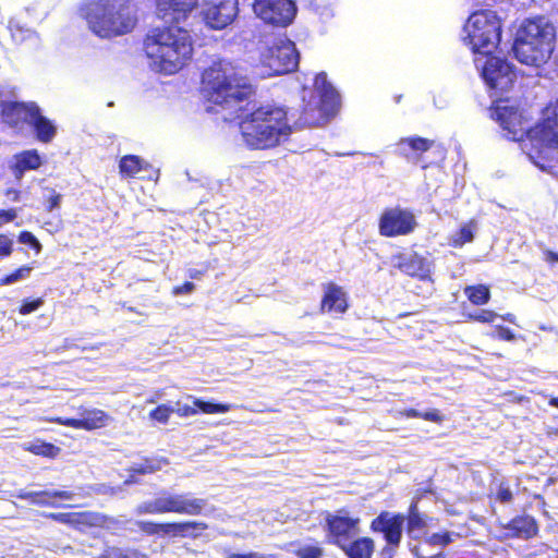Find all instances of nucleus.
I'll list each match as a JSON object with an SVG mask.
<instances>
[{"label": "nucleus", "mask_w": 558, "mask_h": 558, "mask_svg": "<svg viewBox=\"0 0 558 558\" xmlns=\"http://www.w3.org/2000/svg\"><path fill=\"white\" fill-rule=\"evenodd\" d=\"M490 116L509 140L523 143V149L527 147L525 140L537 148L538 154L543 147L558 149V99L546 106L541 121L534 126L527 125V119L518 107L505 105L501 99L492 105Z\"/></svg>", "instance_id": "f257e3e1"}, {"label": "nucleus", "mask_w": 558, "mask_h": 558, "mask_svg": "<svg viewBox=\"0 0 558 558\" xmlns=\"http://www.w3.org/2000/svg\"><path fill=\"white\" fill-rule=\"evenodd\" d=\"M143 50L154 68L170 75L182 70L192 59L193 41L183 27L174 24L156 26L145 35Z\"/></svg>", "instance_id": "f03ea898"}, {"label": "nucleus", "mask_w": 558, "mask_h": 558, "mask_svg": "<svg viewBox=\"0 0 558 558\" xmlns=\"http://www.w3.org/2000/svg\"><path fill=\"white\" fill-rule=\"evenodd\" d=\"M199 93L206 102L228 107L248 99L255 89L236 65L218 59L203 70Z\"/></svg>", "instance_id": "7ed1b4c3"}, {"label": "nucleus", "mask_w": 558, "mask_h": 558, "mask_svg": "<svg viewBox=\"0 0 558 558\" xmlns=\"http://www.w3.org/2000/svg\"><path fill=\"white\" fill-rule=\"evenodd\" d=\"M78 14L89 31L101 39L130 34L137 24L132 0H84Z\"/></svg>", "instance_id": "20e7f679"}, {"label": "nucleus", "mask_w": 558, "mask_h": 558, "mask_svg": "<svg viewBox=\"0 0 558 558\" xmlns=\"http://www.w3.org/2000/svg\"><path fill=\"white\" fill-rule=\"evenodd\" d=\"M240 130L246 146L258 150L279 146L292 133L287 110L269 104L246 114L240 122Z\"/></svg>", "instance_id": "39448f33"}, {"label": "nucleus", "mask_w": 558, "mask_h": 558, "mask_svg": "<svg viewBox=\"0 0 558 558\" xmlns=\"http://www.w3.org/2000/svg\"><path fill=\"white\" fill-rule=\"evenodd\" d=\"M555 27L543 17L525 21L517 32L513 53L519 62L541 66L546 63L555 49Z\"/></svg>", "instance_id": "423d86ee"}, {"label": "nucleus", "mask_w": 558, "mask_h": 558, "mask_svg": "<svg viewBox=\"0 0 558 558\" xmlns=\"http://www.w3.org/2000/svg\"><path fill=\"white\" fill-rule=\"evenodd\" d=\"M465 40L473 52L488 54L501 38V21L496 12L482 9L473 12L464 26Z\"/></svg>", "instance_id": "0eeeda50"}, {"label": "nucleus", "mask_w": 558, "mask_h": 558, "mask_svg": "<svg viewBox=\"0 0 558 558\" xmlns=\"http://www.w3.org/2000/svg\"><path fill=\"white\" fill-rule=\"evenodd\" d=\"M208 506L206 498H197L191 494H171L162 492L153 500H147L137 506L138 514H165L177 513L198 517L205 513Z\"/></svg>", "instance_id": "6e6552de"}, {"label": "nucleus", "mask_w": 558, "mask_h": 558, "mask_svg": "<svg viewBox=\"0 0 558 558\" xmlns=\"http://www.w3.org/2000/svg\"><path fill=\"white\" fill-rule=\"evenodd\" d=\"M314 87L318 93L317 107L307 104L303 107V125L317 126L335 118L341 108V97L336 88L328 82L326 73L322 72L314 80Z\"/></svg>", "instance_id": "1a4fd4ad"}, {"label": "nucleus", "mask_w": 558, "mask_h": 558, "mask_svg": "<svg viewBox=\"0 0 558 558\" xmlns=\"http://www.w3.org/2000/svg\"><path fill=\"white\" fill-rule=\"evenodd\" d=\"M417 220L411 209L395 206L383 210L378 219V231L381 236L397 238L413 233Z\"/></svg>", "instance_id": "9d476101"}, {"label": "nucleus", "mask_w": 558, "mask_h": 558, "mask_svg": "<svg viewBox=\"0 0 558 558\" xmlns=\"http://www.w3.org/2000/svg\"><path fill=\"white\" fill-rule=\"evenodd\" d=\"M262 63L268 69L269 75H283L296 70L299 53L290 40L274 43L262 54Z\"/></svg>", "instance_id": "9b49d317"}, {"label": "nucleus", "mask_w": 558, "mask_h": 558, "mask_svg": "<svg viewBox=\"0 0 558 558\" xmlns=\"http://www.w3.org/2000/svg\"><path fill=\"white\" fill-rule=\"evenodd\" d=\"M404 514L401 512L380 511L369 524L373 533L380 534L385 541L384 550L395 553L401 545L404 530Z\"/></svg>", "instance_id": "f8f14e48"}, {"label": "nucleus", "mask_w": 558, "mask_h": 558, "mask_svg": "<svg viewBox=\"0 0 558 558\" xmlns=\"http://www.w3.org/2000/svg\"><path fill=\"white\" fill-rule=\"evenodd\" d=\"M253 10L265 23L279 27L290 25L296 14L293 0H254Z\"/></svg>", "instance_id": "ddd939ff"}, {"label": "nucleus", "mask_w": 558, "mask_h": 558, "mask_svg": "<svg viewBox=\"0 0 558 558\" xmlns=\"http://www.w3.org/2000/svg\"><path fill=\"white\" fill-rule=\"evenodd\" d=\"M482 76L489 88L504 93L513 86L517 72L506 59L488 53L482 68Z\"/></svg>", "instance_id": "4468645a"}, {"label": "nucleus", "mask_w": 558, "mask_h": 558, "mask_svg": "<svg viewBox=\"0 0 558 558\" xmlns=\"http://www.w3.org/2000/svg\"><path fill=\"white\" fill-rule=\"evenodd\" d=\"M344 510L337 513L327 512L325 515V531L328 543L340 548L359 532L360 519L342 514Z\"/></svg>", "instance_id": "2eb2a0df"}, {"label": "nucleus", "mask_w": 558, "mask_h": 558, "mask_svg": "<svg viewBox=\"0 0 558 558\" xmlns=\"http://www.w3.org/2000/svg\"><path fill=\"white\" fill-rule=\"evenodd\" d=\"M239 14L238 0H205L204 20L214 29L230 25Z\"/></svg>", "instance_id": "dca6fc26"}, {"label": "nucleus", "mask_w": 558, "mask_h": 558, "mask_svg": "<svg viewBox=\"0 0 558 558\" xmlns=\"http://www.w3.org/2000/svg\"><path fill=\"white\" fill-rule=\"evenodd\" d=\"M37 104L35 101H0V121L10 129L21 131L28 125L35 113Z\"/></svg>", "instance_id": "f3484780"}, {"label": "nucleus", "mask_w": 558, "mask_h": 558, "mask_svg": "<svg viewBox=\"0 0 558 558\" xmlns=\"http://www.w3.org/2000/svg\"><path fill=\"white\" fill-rule=\"evenodd\" d=\"M199 0H154L157 19L168 24L185 21Z\"/></svg>", "instance_id": "a211bd4d"}, {"label": "nucleus", "mask_w": 558, "mask_h": 558, "mask_svg": "<svg viewBox=\"0 0 558 558\" xmlns=\"http://www.w3.org/2000/svg\"><path fill=\"white\" fill-rule=\"evenodd\" d=\"M499 529L504 532L505 539H524L535 538L539 533L537 520L531 514L514 515L506 523H499Z\"/></svg>", "instance_id": "6ab92c4d"}, {"label": "nucleus", "mask_w": 558, "mask_h": 558, "mask_svg": "<svg viewBox=\"0 0 558 558\" xmlns=\"http://www.w3.org/2000/svg\"><path fill=\"white\" fill-rule=\"evenodd\" d=\"M393 267L400 272L420 280H432L427 259L417 252L397 253L392 256Z\"/></svg>", "instance_id": "aec40b11"}, {"label": "nucleus", "mask_w": 558, "mask_h": 558, "mask_svg": "<svg viewBox=\"0 0 558 558\" xmlns=\"http://www.w3.org/2000/svg\"><path fill=\"white\" fill-rule=\"evenodd\" d=\"M323 290L324 293L319 305L320 313L342 315L349 310V296L341 286L329 281L323 284Z\"/></svg>", "instance_id": "412c9836"}, {"label": "nucleus", "mask_w": 558, "mask_h": 558, "mask_svg": "<svg viewBox=\"0 0 558 558\" xmlns=\"http://www.w3.org/2000/svg\"><path fill=\"white\" fill-rule=\"evenodd\" d=\"M116 524V520L96 511L74 512L72 529L82 533L94 530H109Z\"/></svg>", "instance_id": "4be33fe9"}, {"label": "nucleus", "mask_w": 558, "mask_h": 558, "mask_svg": "<svg viewBox=\"0 0 558 558\" xmlns=\"http://www.w3.org/2000/svg\"><path fill=\"white\" fill-rule=\"evenodd\" d=\"M404 518L405 532L413 539H417L421 533H425L426 529L435 520L433 517H429L420 510L417 499H413L411 501Z\"/></svg>", "instance_id": "5701e85b"}, {"label": "nucleus", "mask_w": 558, "mask_h": 558, "mask_svg": "<svg viewBox=\"0 0 558 558\" xmlns=\"http://www.w3.org/2000/svg\"><path fill=\"white\" fill-rule=\"evenodd\" d=\"M208 529L203 521L185 520L166 522V537L169 538H198Z\"/></svg>", "instance_id": "b1692460"}, {"label": "nucleus", "mask_w": 558, "mask_h": 558, "mask_svg": "<svg viewBox=\"0 0 558 558\" xmlns=\"http://www.w3.org/2000/svg\"><path fill=\"white\" fill-rule=\"evenodd\" d=\"M20 499L27 500L32 505L40 507H57V500H72L74 493L71 490H38L22 492L17 495Z\"/></svg>", "instance_id": "393cba45"}, {"label": "nucleus", "mask_w": 558, "mask_h": 558, "mask_svg": "<svg viewBox=\"0 0 558 558\" xmlns=\"http://www.w3.org/2000/svg\"><path fill=\"white\" fill-rule=\"evenodd\" d=\"M43 165V158L37 149H25L13 156L10 170L16 180H21L26 171L37 170Z\"/></svg>", "instance_id": "a878e982"}, {"label": "nucleus", "mask_w": 558, "mask_h": 558, "mask_svg": "<svg viewBox=\"0 0 558 558\" xmlns=\"http://www.w3.org/2000/svg\"><path fill=\"white\" fill-rule=\"evenodd\" d=\"M28 125L33 128L36 140L44 144L50 143L57 134L56 125L51 120L43 116L38 105L35 109V113H33L29 120Z\"/></svg>", "instance_id": "bb28decb"}, {"label": "nucleus", "mask_w": 558, "mask_h": 558, "mask_svg": "<svg viewBox=\"0 0 558 558\" xmlns=\"http://www.w3.org/2000/svg\"><path fill=\"white\" fill-rule=\"evenodd\" d=\"M348 558H372L375 551V542L369 536H361L340 547Z\"/></svg>", "instance_id": "cd10ccee"}, {"label": "nucleus", "mask_w": 558, "mask_h": 558, "mask_svg": "<svg viewBox=\"0 0 558 558\" xmlns=\"http://www.w3.org/2000/svg\"><path fill=\"white\" fill-rule=\"evenodd\" d=\"M81 415V429L84 430L102 428L110 420L108 413L100 409L84 410Z\"/></svg>", "instance_id": "c85d7f7f"}, {"label": "nucleus", "mask_w": 558, "mask_h": 558, "mask_svg": "<svg viewBox=\"0 0 558 558\" xmlns=\"http://www.w3.org/2000/svg\"><path fill=\"white\" fill-rule=\"evenodd\" d=\"M144 169V162L137 155H125L119 161V172L122 178H134Z\"/></svg>", "instance_id": "c756f323"}, {"label": "nucleus", "mask_w": 558, "mask_h": 558, "mask_svg": "<svg viewBox=\"0 0 558 558\" xmlns=\"http://www.w3.org/2000/svg\"><path fill=\"white\" fill-rule=\"evenodd\" d=\"M24 449L35 456L49 459L58 457L61 452V449L58 446L40 439H36L35 441L26 445Z\"/></svg>", "instance_id": "7c9ffc66"}, {"label": "nucleus", "mask_w": 558, "mask_h": 558, "mask_svg": "<svg viewBox=\"0 0 558 558\" xmlns=\"http://www.w3.org/2000/svg\"><path fill=\"white\" fill-rule=\"evenodd\" d=\"M464 293L468 300L477 306L484 305L488 303L490 300V291L489 288L485 284H474L468 286L464 289Z\"/></svg>", "instance_id": "2f4dec72"}, {"label": "nucleus", "mask_w": 558, "mask_h": 558, "mask_svg": "<svg viewBox=\"0 0 558 558\" xmlns=\"http://www.w3.org/2000/svg\"><path fill=\"white\" fill-rule=\"evenodd\" d=\"M398 145L402 148L407 147L410 150L421 155L433 147L434 141L415 135L401 138Z\"/></svg>", "instance_id": "473e14b6"}, {"label": "nucleus", "mask_w": 558, "mask_h": 558, "mask_svg": "<svg viewBox=\"0 0 558 558\" xmlns=\"http://www.w3.org/2000/svg\"><path fill=\"white\" fill-rule=\"evenodd\" d=\"M473 227V222L462 225L450 238V245L452 247H462L464 244L472 242L474 239Z\"/></svg>", "instance_id": "72a5a7b5"}, {"label": "nucleus", "mask_w": 558, "mask_h": 558, "mask_svg": "<svg viewBox=\"0 0 558 558\" xmlns=\"http://www.w3.org/2000/svg\"><path fill=\"white\" fill-rule=\"evenodd\" d=\"M454 533L444 530L424 536V543L432 547L445 548L453 542Z\"/></svg>", "instance_id": "f704fd0d"}, {"label": "nucleus", "mask_w": 558, "mask_h": 558, "mask_svg": "<svg viewBox=\"0 0 558 558\" xmlns=\"http://www.w3.org/2000/svg\"><path fill=\"white\" fill-rule=\"evenodd\" d=\"M193 404L196 407L198 412L206 414L227 413L231 409L230 404L215 403L202 399H194Z\"/></svg>", "instance_id": "c9c22d12"}, {"label": "nucleus", "mask_w": 558, "mask_h": 558, "mask_svg": "<svg viewBox=\"0 0 558 558\" xmlns=\"http://www.w3.org/2000/svg\"><path fill=\"white\" fill-rule=\"evenodd\" d=\"M137 527L146 535L166 537V522L140 521Z\"/></svg>", "instance_id": "e433bc0d"}, {"label": "nucleus", "mask_w": 558, "mask_h": 558, "mask_svg": "<svg viewBox=\"0 0 558 558\" xmlns=\"http://www.w3.org/2000/svg\"><path fill=\"white\" fill-rule=\"evenodd\" d=\"M32 270H33V266H29V265L21 266V267L16 268L15 270H13L12 272L1 277L0 286H9L13 282H16V281L23 279V278H26V277H28V275L31 274Z\"/></svg>", "instance_id": "4c0bfd02"}, {"label": "nucleus", "mask_w": 558, "mask_h": 558, "mask_svg": "<svg viewBox=\"0 0 558 558\" xmlns=\"http://www.w3.org/2000/svg\"><path fill=\"white\" fill-rule=\"evenodd\" d=\"M172 413H173L172 407H170L168 404H159L149 412L148 416L151 421H155V422H158L161 424H167L169 422V418Z\"/></svg>", "instance_id": "58836bf2"}, {"label": "nucleus", "mask_w": 558, "mask_h": 558, "mask_svg": "<svg viewBox=\"0 0 558 558\" xmlns=\"http://www.w3.org/2000/svg\"><path fill=\"white\" fill-rule=\"evenodd\" d=\"M298 558H322L324 549L318 545H305L294 551Z\"/></svg>", "instance_id": "ea45409f"}, {"label": "nucleus", "mask_w": 558, "mask_h": 558, "mask_svg": "<svg viewBox=\"0 0 558 558\" xmlns=\"http://www.w3.org/2000/svg\"><path fill=\"white\" fill-rule=\"evenodd\" d=\"M44 305L43 298L24 299L19 306V313L23 316L28 315Z\"/></svg>", "instance_id": "a19ab883"}, {"label": "nucleus", "mask_w": 558, "mask_h": 558, "mask_svg": "<svg viewBox=\"0 0 558 558\" xmlns=\"http://www.w3.org/2000/svg\"><path fill=\"white\" fill-rule=\"evenodd\" d=\"M161 464L158 460L145 459L144 462L140 463L134 468V472L137 474H151L160 470Z\"/></svg>", "instance_id": "79ce46f5"}, {"label": "nucleus", "mask_w": 558, "mask_h": 558, "mask_svg": "<svg viewBox=\"0 0 558 558\" xmlns=\"http://www.w3.org/2000/svg\"><path fill=\"white\" fill-rule=\"evenodd\" d=\"M17 239L19 242L31 245L36 251V253L41 251L40 242L31 231H21Z\"/></svg>", "instance_id": "37998d69"}, {"label": "nucleus", "mask_w": 558, "mask_h": 558, "mask_svg": "<svg viewBox=\"0 0 558 558\" xmlns=\"http://www.w3.org/2000/svg\"><path fill=\"white\" fill-rule=\"evenodd\" d=\"M497 317V314L494 311L490 310H482L481 312L476 314L469 315V319L473 322H480V323H492Z\"/></svg>", "instance_id": "c03bdc74"}, {"label": "nucleus", "mask_w": 558, "mask_h": 558, "mask_svg": "<svg viewBox=\"0 0 558 558\" xmlns=\"http://www.w3.org/2000/svg\"><path fill=\"white\" fill-rule=\"evenodd\" d=\"M310 1V5L313 8V10L319 14L322 17H332L333 16V12H332V9L331 7L329 5V1H325V4L324 5H320L317 3V0H308Z\"/></svg>", "instance_id": "a18cd8bd"}, {"label": "nucleus", "mask_w": 558, "mask_h": 558, "mask_svg": "<svg viewBox=\"0 0 558 558\" xmlns=\"http://www.w3.org/2000/svg\"><path fill=\"white\" fill-rule=\"evenodd\" d=\"M495 499L501 504H509L513 500V493L507 485L500 484L495 495Z\"/></svg>", "instance_id": "49530a36"}, {"label": "nucleus", "mask_w": 558, "mask_h": 558, "mask_svg": "<svg viewBox=\"0 0 558 558\" xmlns=\"http://www.w3.org/2000/svg\"><path fill=\"white\" fill-rule=\"evenodd\" d=\"M74 512H52L47 518L72 527Z\"/></svg>", "instance_id": "de8ad7c7"}, {"label": "nucleus", "mask_w": 558, "mask_h": 558, "mask_svg": "<svg viewBox=\"0 0 558 558\" xmlns=\"http://www.w3.org/2000/svg\"><path fill=\"white\" fill-rule=\"evenodd\" d=\"M49 422L56 423V424H59L62 426L71 427L74 429H81V421H80V418H75V417L57 416V417L49 418Z\"/></svg>", "instance_id": "09e8293b"}, {"label": "nucleus", "mask_w": 558, "mask_h": 558, "mask_svg": "<svg viewBox=\"0 0 558 558\" xmlns=\"http://www.w3.org/2000/svg\"><path fill=\"white\" fill-rule=\"evenodd\" d=\"M497 339L504 341H513L515 340L514 332L507 326L497 325L495 326V335Z\"/></svg>", "instance_id": "8fccbe9b"}, {"label": "nucleus", "mask_w": 558, "mask_h": 558, "mask_svg": "<svg viewBox=\"0 0 558 558\" xmlns=\"http://www.w3.org/2000/svg\"><path fill=\"white\" fill-rule=\"evenodd\" d=\"M50 194L45 201V206L48 211H52L60 205L61 195L57 193L53 189H50Z\"/></svg>", "instance_id": "3c124183"}, {"label": "nucleus", "mask_w": 558, "mask_h": 558, "mask_svg": "<svg viewBox=\"0 0 558 558\" xmlns=\"http://www.w3.org/2000/svg\"><path fill=\"white\" fill-rule=\"evenodd\" d=\"M420 418L433 423L440 424L444 421V416L440 414L439 410L432 409L425 412H421Z\"/></svg>", "instance_id": "603ef678"}, {"label": "nucleus", "mask_w": 558, "mask_h": 558, "mask_svg": "<svg viewBox=\"0 0 558 558\" xmlns=\"http://www.w3.org/2000/svg\"><path fill=\"white\" fill-rule=\"evenodd\" d=\"M12 240L5 234H0V256L7 257L12 253Z\"/></svg>", "instance_id": "864d4df0"}, {"label": "nucleus", "mask_w": 558, "mask_h": 558, "mask_svg": "<svg viewBox=\"0 0 558 558\" xmlns=\"http://www.w3.org/2000/svg\"><path fill=\"white\" fill-rule=\"evenodd\" d=\"M17 217V213L14 208L0 209V226L13 221Z\"/></svg>", "instance_id": "5fc2aeb1"}, {"label": "nucleus", "mask_w": 558, "mask_h": 558, "mask_svg": "<svg viewBox=\"0 0 558 558\" xmlns=\"http://www.w3.org/2000/svg\"><path fill=\"white\" fill-rule=\"evenodd\" d=\"M195 284L192 281H185L180 286H175L172 290L173 294L175 295H182V294H189L192 291H194Z\"/></svg>", "instance_id": "6e6d98bb"}, {"label": "nucleus", "mask_w": 558, "mask_h": 558, "mask_svg": "<svg viewBox=\"0 0 558 558\" xmlns=\"http://www.w3.org/2000/svg\"><path fill=\"white\" fill-rule=\"evenodd\" d=\"M177 413L181 417H187V416L196 415L198 413V410L196 409V407L194 404L193 405L184 404L177 409Z\"/></svg>", "instance_id": "4d7b16f0"}, {"label": "nucleus", "mask_w": 558, "mask_h": 558, "mask_svg": "<svg viewBox=\"0 0 558 558\" xmlns=\"http://www.w3.org/2000/svg\"><path fill=\"white\" fill-rule=\"evenodd\" d=\"M544 260L548 263L549 265H554L558 263V252H554L550 250H545L543 252Z\"/></svg>", "instance_id": "13d9d810"}, {"label": "nucleus", "mask_w": 558, "mask_h": 558, "mask_svg": "<svg viewBox=\"0 0 558 558\" xmlns=\"http://www.w3.org/2000/svg\"><path fill=\"white\" fill-rule=\"evenodd\" d=\"M399 415L401 417H407V418H420L421 412L413 408H409V409H404V410L400 411Z\"/></svg>", "instance_id": "bf43d9fd"}, {"label": "nucleus", "mask_w": 558, "mask_h": 558, "mask_svg": "<svg viewBox=\"0 0 558 558\" xmlns=\"http://www.w3.org/2000/svg\"><path fill=\"white\" fill-rule=\"evenodd\" d=\"M227 558H268V557L259 555L257 553H247V554L231 553V554L227 555Z\"/></svg>", "instance_id": "052dcab7"}, {"label": "nucleus", "mask_w": 558, "mask_h": 558, "mask_svg": "<svg viewBox=\"0 0 558 558\" xmlns=\"http://www.w3.org/2000/svg\"><path fill=\"white\" fill-rule=\"evenodd\" d=\"M202 275H203V271H201V270L192 269L189 271V276L192 279L199 278Z\"/></svg>", "instance_id": "680f3d73"}, {"label": "nucleus", "mask_w": 558, "mask_h": 558, "mask_svg": "<svg viewBox=\"0 0 558 558\" xmlns=\"http://www.w3.org/2000/svg\"><path fill=\"white\" fill-rule=\"evenodd\" d=\"M445 557H446L445 553L439 551V553L434 554L432 556H420L417 558H445Z\"/></svg>", "instance_id": "e2e57ef3"}, {"label": "nucleus", "mask_w": 558, "mask_h": 558, "mask_svg": "<svg viewBox=\"0 0 558 558\" xmlns=\"http://www.w3.org/2000/svg\"><path fill=\"white\" fill-rule=\"evenodd\" d=\"M551 407L558 408V397H554L549 400Z\"/></svg>", "instance_id": "0e129e2a"}, {"label": "nucleus", "mask_w": 558, "mask_h": 558, "mask_svg": "<svg viewBox=\"0 0 558 558\" xmlns=\"http://www.w3.org/2000/svg\"><path fill=\"white\" fill-rule=\"evenodd\" d=\"M527 154L530 155V158H534V155L532 154V151H529Z\"/></svg>", "instance_id": "69168bd1"}]
</instances>
